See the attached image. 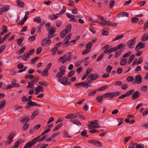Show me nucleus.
Segmentation results:
<instances>
[{
  "mask_svg": "<svg viewBox=\"0 0 148 148\" xmlns=\"http://www.w3.org/2000/svg\"><path fill=\"white\" fill-rule=\"evenodd\" d=\"M15 135V134L12 132L10 133L8 136L7 137L8 140L5 141L7 145H10L13 141V139Z\"/></svg>",
  "mask_w": 148,
  "mask_h": 148,
  "instance_id": "nucleus-6",
  "label": "nucleus"
},
{
  "mask_svg": "<svg viewBox=\"0 0 148 148\" xmlns=\"http://www.w3.org/2000/svg\"><path fill=\"white\" fill-rule=\"evenodd\" d=\"M35 39L36 37L34 35H33L29 37L28 39V40L29 41H32L35 40Z\"/></svg>",
  "mask_w": 148,
  "mask_h": 148,
  "instance_id": "nucleus-60",
  "label": "nucleus"
},
{
  "mask_svg": "<svg viewBox=\"0 0 148 148\" xmlns=\"http://www.w3.org/2000/svg\"><path fill=\"white\" fill-rule=\"evenodd\" d=\"M26 49V47L25 46H23V47L22 48H21L20 50H19V52H18V54H21Z\"/></svg>",
  "mask_w": 148,
  "mask_h": 148,
  "instance_id": "nucleus-55",
  "label": "nucleus"
},
{
  "mask_svg": "<svg viewBox=\"0 0 148 148\" xmlns=\"http://www.w3.org/2000/svg\"><path fill=\"white\" fill-rule=\"evenodd\" d=\"M72 118H75L78 117L79 114V112H77L75 113H71Z\"/></svg>",
  "mask_w": 148,
  "mask_h": 148,
  "instance_id": "nucleus-53",
  "label": "nucleus"
},
{
  "mask_svg": "<svg viewBox=\"0 0 148 148\" xmlns=\"http://www.w3.org/2000/svg\"><path fill=\"white\" fill-rule=\"evenodd\" d=\"M108 88V86L107 85H105L99 88L97 90L98 91H103Z\"/></svg>",
  "mask_w": 148,
  "mask_h": 148,
  "instance_id": "nucleus-36",
  "label": "nucleus"
},
{
  "mask_svg": "<svg viewBox=\"0 0 148 148\" xmlns=\"http://www.w3.org/2000/svg\"><path fill=\"white\" fill-rule=\"evenodd\" d=\"M135 81H133L132 83L135 84H139L142 82V78L141 75H137L136 76Z\"/></svg>",
  "mask_w": 148,
  "mask_h": 148,
  "instance_id": "nucleus-8",
  "label": "nucleus"
},
{
  "mask_svg": "<svg viewBox=\"0 0 148 148\" xmlns=\"http://www.w3.org/2000/svg\"><path fill=\"white\" fill-rule=\"evenodd\" d=\"M23 40V38H20L18 40L17 44L18 45H20Z\"/></svg>",
  "mask_w": 148,
  "mask_h": 148,
  "instance_id": "nucleus-57",
  "label": "nucleus"
},
{
  "mask_svg": "<svg viewBox=\"0 0 148 148\" xmlns=\"http://www.w3.org/2000/svg\"><path fill=\"white\" fill-rule=\"evenodd\" d=\"M39 84L45 86H47L48 85V84L46 82H40L38 83Z\"/></svg>",
  "mask_w": 148,
  "mask_h": 148,
  "instance_id": "nucleus-58",
  "label": "nucleus"
},
{
  "mask_svg": "<svg viewBox=\"0 0 148 148\" xmlns=\"http://www.w3.org/2000/svg\"><path fill=\"white\" fill-rule=\"evenodd\" d=\"M127 60L126 59H122L120 62V64L122 66L125 65L127 63Z\"/></svg>",
  "mask_w": 148,
  "mask_h": 148,
  "instance_id": "nucleus-34",
  "label": "nucleus"
},
{
  "mask_svg": "<svg viewBox=\"0 0 148 148\" xmlns=\"http://www.w3.org/2000/svg\"><path fill=\"white\" fill-rule=\"evenodd\" d=\"M98 121L97 120H95L92 121H90V124H88V126L89 127V128L90 129H91V128L90 127L95 128L100 127V126L98 123Z\"/></svg>",
  "mask_w": 148,
  "mask_h": 148,
  "instance_id": "nucleus-3",
  "label": "nucleus"
},
{
  "mask_svg": "<svg viewBox=\"0 0 148 148\" xmlns=\"http://www.w3.org/2000/svg\"><path fill=\"white\" fill-rule=\"evenodd\" d=\"M104 56V53H101L97 59V61H99L102 59Z\"/></svg>",
  "mask_w": 148,
  "mask_h": 148,
  "instance_id": "nucleus-47",
  "label": "nucleus"
},
{
  "mask_svg": "<svg viewBox=\"0 0 148 148\" xmlns=\"http://www.w3.org/2000/svg\"><path fill=\"white\" fill-rule=\"evenodd\" d=\"M136 143H131L129 145V148H135V145L136 146Z\"/></svg>",
  "mask_w": 148,
  "mask_h": 148,
  "instance_id": "nucleus-64",
  "label": "nucleus"
},
{
  "mask_svg": "<svg viewBox=\"0 0 148 148\" xmlns=\"http://www.w3.org/2000/svg\"><path fill=\"white\" fill-rule=\"evenodd\" d=\"M99 75L98 74H90L88 76L87 80L88 82H90V81L95 80V79L98 78Z\"/></svg>",
  "mask_w": 148,
  "mask_h": 148,
  "instance_id": "nucleus-4",
  "label": "nucleus"
},
{
  "mask_svg": "<svg viewBox=\"0 0 148 148\" xmlns=\"http://www.w3.org/2000/svg\"><path fill=\"white\" fill-rule=\"evenodd\" d=\"M65 73V71L58 72L56 74V77L58 78H60L64 75Z\"/></svg>",
  "mask_w": 148,
  "mask_h": 148,
  "instance_id": "nucleus-17",
  "label": "nucleus"
},
{
  "mask_svg": "<svg viewBox=\"0 0 148 148\" xmlns=\"http://www.w3.org/2000/svg\"><path fill=\"white\" fill-rule=\"evenodd\" d=\"M102 95L104 98H106L108 97L110 99V97L112 96V93L111 92H108L103 94Z\"/></svg>",
  "mask_w": 148,
  "mask_h": 148,
  "instance_id": "nucleus-31",
  "label": "nucleus"
},
{
  "mask_svg": "<svg viewBox=\"0 0 148 148\" xmlns=\"http://www.w3.org/2000/svg\"><path fill=\"white\" fill-rule=\"evenodd\" d=\"M40 136L33 139L31 141L27 143L31 147L33 146L37 142H39L46 140L47 137L46 135H44L40 138Z\"/></svg>",
  "mask_w": 148,
  "mask_h": 148,
  "instance_id": "nucleus-1",
  "label": "nucleus"
},
{
  "mask_svg": "<svg viewBox=\"0 0 148 148\" xmlns=\"http://www.w3.org/2000/svg\"><path fill=\"white\" fill-rule=\"evenodd\" d=\"M48 17L49 19L51 20H55L58 17V16L53 14L50 15Z\"/></svg>",
  "mask_w": 148,
  "mask_h": 148,
  "instance_id": "nucleus-30",
  "label": "nucleus"
},
{
  "mask_svg": "<svg viewBox=\"0 0 148 148\" xmlns=\"http://www.w3.org/2000/svg\"><path fill=\"white\" fill-rule=\"evenodd\" d=\"M68 78L66 77H64L62 79H58V81L64 85H70L71 83L70 82H68Z\"/></svg>",
  "mask_w": 148,
  "mask_h": 148,
  "instance_id": "nucleus-5",
  "label": "nucleus"
},
{
  "mask_svg": "<svg viewBox=\"0 0 148 148\" xmlns=\"http://www.w3.org/2000/svg\"><path fill=\"white\" fill-rule=\"evenodd\" d=\"M123 51V50H121V51H118L116 52L114 56L116 58H117L118 57L121 53V52Z\"/></svg>",
  "mask_w": 148,
  "mask_h": 148,
  "instance_id": "nucleus-45",
  "label": "nucleus"
},
{
  "mask_svg": "<svg viewBox=\"0 0 148 148\" xmlns=\"http://www.w3.org/2000/svg\"><path fill=\"white\" fill-rule=\"evenodd\" d=\"M101 35L103 36H107L108 35V31L104 29L102 30Z\"/></svg>",
  "mask_w": 148,
  "mask_h": 148,
  "instance_id": "nucleus-33",
  "label": "nucleus"
},
{
  "mask_svg": "<svg viewBox=\"0 0 148 148\" xmlns=\"http://www.w3.org/2000/svg\"><path fill=\"white\" fill-rule=\"evenodd\" d=\"M29 58V54L27 53L26 54H24L23 56V60L26 61L27 60V59H28Z\"/></svg>",
  "mask_w": 148,
  "mask_h": 148,
  "instance_id": "nucleus-38",
  "label": "nucleus"
},
{
  "mask_svg": "<svg viewBox=\"0 0 148 148\" xmlns=\"http://www.w3.org/2000/svg\"><path fill=\"white\" fill-rule=\"evenodd\" d=\"M39 113L38 110L36 109L32 113L31 116V119H33Z\"/></svg>",
  "mask_w": 148,
  "mask_h": 148,
  "instance_id": "nucleus-18",
  "label": "nucleus"
},
{
  "mask_svg": "<svg viewBox=\"0 0 148 148\" xmlns=\"http://www.w3.org/2000/svg\"><path fill=\"white\" fill-rule=\"evenodd\" d=\"M131 21L132 23H135L138 21L139 20V19L135 17H133L131 18Z\"/></svg>",
  "mask_w": 148,
  "mask_h": 148,
  "instance_id": "nucleus-50",
  "label": "nucleus"
},
{
  "mask_svg": "<svg viewBox=\"0 0 148 148\" xmlns=\"http://www.w3.org/2000/svg\"><path fill=\"white\" fill-rule=\"evenodd\" d=\"M34 82L33 81H31L28 82V85L27 86V88H32L34 85Z\"/></svg>",
  "mask_w": 148,
  "mask_h": 148,
  "instance_id": "nucleus-29",
  "label": "nucleus"
},
{
  "mask_svg": "<svg viewBox=\"0 0 148 148\" xmlns=\"http://www.w3.org/2000/svg\"><path fill=\"white\" fill-rule=\"evenodd\" d=\"M68 33L64 29L60 32V36L62 38H64Z\"/></svg>",
  "mask_w": 148,
  "mask_h": 148,
  "instance_id": "nucleus-27",
  "label": "nucleus"
},
{
  "mask_svg": "<svg viewBox=\"0 0 148 148\" xmlns=\"http://www.w3.org/2000/svg\"><path fill=\"white\" fill-rule=\"evenodd\" d=\"M11 83L12 84V86H13V87H18L20 86L19 84H16L15 80L12 81Z\"/></svg>",
  "mask_w": 148,
  "mask_h": 148,
  "instance_id": "nucleus-42",
  "label": "nucleus"
},
{
  "mask_svg": "<svg viewBox=\"0 0 148 148\" xmlns=\"http://www.w3.org/2000/svg\"><path fill=\"white\" fill-rule=\"evenodd\" d=\"M70 121L78 126H80L81 124L80 121L77 119H71L70 120Z\"/></svg>",
  "mask_w": 148,
  "mask_h": 148,
  "instance_id": "nucleus-15",
  "label": "nucleus"
},
{
  "mask_svg": "<svg viewBox=\"0 0 148 148\" xmlns=\"http://www.w3.org/2000/svg\"><path fill=\"white\" fill-rule=\"evenodd\" d=\"M47 29H49L47 38L48 39H50L54 37V35L53 34L56 31L55 28L54 27H51L49 29V28H47Z\"/></svg>",
  "mask_w": 148,
  "mask_h": 148,
  "instance_id": "nucleus-7",
  "label": "nucleus"
},
{
  "mask_svg": "<svg viewBox=\"0 0 148 148\" xmlns=\"http://www.w3.org/2000/svg\"><path fill=\"white\" fill-rule=\"evenodd\" d=\"M87 131L86 130H84L81 133V135L82 136H85L86 137H88V135H87Z\"/></svg>",
  "mask_w": 148,
  "mask_h": 148,
  "instance_id": "nucleus-39",
  "label": "nucleus"
},
{
  "mask_svg": "<svg viewBox=\"0 0 148 148\" xmlns=\"http://www.w3.org/2000/svg\"><path fill=\"white\" fill-rule=\"evenodd\" d=\"M103 95L99 96L96 97V100L99 103H101L103 101Z\"/></svg>",
  "mask_w": 148,
  "mask_h": 148,
  "instance_id": "nucleus-23",
  "label": "nucleus"
},
{
  "mask_svg": "<svg viewBox=\"0 0 148 148\" xmlns=\"http://www.w3.org/2000/svg\"><path fill=\"white\" fill-rule=\"evenodd\" d=\"M63 134H64L63 136L65 137L71 138V136H69V133L65 130H64L63 131Z\"/></svg>",
  "mask_w": 148,
  "mask_h": 148,
  "instance_id": "nucleus-44",
  "label": "nucleus"
},
{
  "mask_svg": "<svg viewBox=\"0 0 148 148\" xmlns=\"http://www.w3.org/2000/svg\"><path fill=\"white\" fill-rule=\"evenodd\" d=\"M135 57L134 54L132 55L130 57L129 60L128 61V64H130L133 61Z\"/></svg>",
  "mask_w": 148,
  "mask_h": 148,
  "instance_id": "nucleus-35",
  "label": "nucleus"
},
{
  "mask_svg": "<svg viewBox=\"0 0 148 148\" xmlns=\"http://www.w3.org/2000/svg\"><path fill=\"white\" fill-rule=\"evenodd\" d=\"M94 145L99 147H101L102 146V143L99 141L97 140H95V142L94 143Z\"/></svg>",
  "mask_w": 148,
  "mask_h": 148,
  "instance_id": "nucleus-25",
  "label": "nucleus"
},
{
  "mask_svg": "<svg viewBox=\"0 0 148 148\" xmlns=\"http://www.w3.org/2000/svg\"><path fill=\"white\" fill-rule=\"evenodd\" d=\"M134 91V89H132L128 91L125 94L126 96L128 97L131 95L132 93H133Z\"/></svg>",
  "mask_w": 148,
  "mask_h": 148,
  "instance_id": "nucleus-41",
  "label": "nucleus"
},
{
  "mask_svg": "<svg viewBox=\"0 0 148 148\" xmlns=\"http://www.w3.org/2000/svg\"><path fill=\"white\" fill-rule=\"evenodd\" d=\"M129 16L128 13L126 12H121L119 14H118L117 16L119 18L121 16L122 17H128Z\"/></svg>",
  "mask_w": 148,
  "mask_h": 148,
  "instance_id": "nucleus-19",
  "label": "nucleus"
},
{
  "mask_svg": "<svg viewBox=\"0 0 148 148\" xmlns=\"http://www.w3.org/2000/svg\"><path fill=\"white\" fill-rule=\"evenodd\" d=\"M136 148H144V145L141 143L138 144L136 143Z\"/></svg>",
  "mask_w": 148,
  "mask_h": 148,
  "instance_id": "nucleus-46",
  "label": "nucleus"
},
{
  "mask_svg": "<svg viewBox=\"0 0 148 148\" xmlns=\"http://www.w3.org/2000/svg\"><path fill=\"white\" fill-rule=\"evenodd\" d=\"M75 71L74 70H72L71 71L68 73V77H71L75 73Z\"/></svg>",
  "mask_w": 148,
  "mask_h": 148,
  "instance_id": "nucleus-56",
  "label": "nucleus"
},
{
  "mask_svg": "<svg viewBox=\"0 0 148 148\" xmlns=\"http://www.w3.org/2000/svg\"><path fill=\"white\" fill-rule=\"evenodd\" d=\"M92 45V43L91 42H88L86 45V48L87 49H90L91 48Z\"/></svg>",
  "mask_w": 148,
  "mask_h": 148,
  "instance_id": "nucleus-48",
  "label": "nucleus"
},
{
  "mask_svg": "<svg viewBox=\"0 0 148 148\" xmlns=\"http://www.w3.org/2000/svg\"><path fill=\"white\" fill-rule=\"evenodd\" d=\"M140 94L138 91H136L133 92L132 95V99L133 100L138 98L140 96Z\"/></svg>",
  "mask_w": 148,
  "mask_h": 148,
  "instance_id": "nucleus-12",
  "label": "nucleus"
},
{
  "mask_svg": "<svg viewBox=\"0 0 148 148\" xmlns=\"http://www.w3.org/2000/svg\"><path fill=\"white\" fill-rule=\"evenodd\" d=\"M16 2L18 6L20 8H22L24 7L25 4L23 2L19 0H17Z\"/></svg>",
  "mask_w": 148,
  "mask_h": 148,
  "instance_id": "nucleus-16",
  "label": "nucleus"
},
{
  "mask_svg": "<svg viewBox=\"0 0 148 148\" xmlns=\"http://www.w3.org/2000/svg\"><path fill=\"white\" fill-rule=\"evenodd\" d=\"M51 42V40L48 39V40H47L46 38L43 39L42 41L41 44L42 46H44L47 43L49 44Z\"/></svg>",
  "mask_w": 148,
  "mask_h": 148,
  "instance_id": "nucleus-14",
  "label": "nucleus"
},
{
  "mask_svg": "<svg viewBox=\"0 0 148 148\" xmlns=\"http://www.w3.org/2000/svg\"><path fill=\"white\" fill-rule=\"evenodd\" d=\"M68 58V56L67 54L64 55L63 57H60L58 60V61L59 63L61 62L62 64H64L68 60L69 61H70L71 59L72 54L71 52H69Z\"/></svg>",
  "mask_w": 148,
  "mask_h": 148,
  "instance_id": "nucleus-2",
  "label": "nucleus"
},
{
  "mask_svg": "<svg viewBox=\"0 0 148 148\" xmlns=\"http://www.w3.org/2000/svg\"><path fill=\"white\" fill-rule=\"evenodd\" d=\"M66 16L67 17L69 18H71L69 20L70 22H77V20L75 18V15L71 14L68 13H66Z\"/></svg>",
  "mask_w": 148,
  "mask_h": 148,
  "instance_id": "nucleus-10",
  "label": "nucleus"
},
{
  "mask_svg": "<svg viewBox=\"0 0 148 148\" xmlns=\"http://www.w3.org/2000/svg\"><path fill=\"white\" fill-rule=\"evenodd\" d=\"M6 101L5 100H2L0 102V109L3 108L5 106Z\"/></svg>",
  "mask_w": 148,
  "mask_h": 148,
  "instance_id": "nucleus-24",
  "label": "nucleus"
},
{
  "mask_svg": "<svg viewBox=\"0 0 148 148\" xmlns=\"http://www.w3.org/2000/svg\"><path fill=\"white\" fill-rule=\"evenodd\" d=\"M72 25L70 24H69L66 27L65 30L68 33H69L71 30Z\"/></svg>",
  "mask_w": 148,
  "mask_h": 148,
  "instance_id": "nucleus-22",
  "label": "nucleus"
},
{
  "mask_svg": "<svg viewBox=\"0 0 148 148\" xmlns=\"http://www.w3.org/2000/svg\"><path fill=\"white\" fill-rule=\"evenodd\" d=\"M66 8H65V7L64 6H63V9H62V10L61 11V12H60L59 13L56 14V15H58V16L61 15L62 14H63L66 11Z\"/></svg>",
  "mask_w": 148,
  "mask_h": 148,
  "instance_id": "nucleus-26",
  "label": "nucleus"
},
{
  "mask_svg": "<svg viewBox=\"0 0 148 148\" xmlns=\"http://www.w3.org/2000/svg\"><path fill=\"white\" fill-rule=\"evenodd\" d=\"M104 22L106 23V26H109L111 25V22L110 21H107L106 19H105Z\"/></svg>",
  "mask_w": 148,
  "mask_h": 148,
  "instance_id": "nucleus-61",
  "label": "nucleus"
},
{
  "mask_svg": "<svg viewBox=\"0 0 148 148\" xmlns=\"http://www.w3.org/2000/svg\"><path fill=\"white\" fill-rule=\"evenodd\" d=\"M136 38H134L132 39L129 40L127 43V45L129 47L130 49L134 47V46H133L136 42Z\"/></svg>",
  "mask_w": 148,
  "mask_h": 148,
  "instance_id": "nucleus-9",
  "label": "nucleus"
},
{
  "mask_svg": "<svg viewBox=\"0 0 148 148\" xmlns=\"http://www.w3.org/2000/svg\"><path fill=\"white\" fill-rule=\"evenodd\" d=\"M124 36L123 34L119 35L112 40V42L114 41L122 38Z\"/></svg>",
  "mask_w": 148,
  "mask_h": 148,
  "instance_id": "nucleus-37",
  "label": "nucleus"
},
{
  "mask_svg": "<svg viewBox=\"0 0 148 148\" xmlns=\"http://www.w3.org/2000/svg\"><path fill=\"white\" fill-rule=\"evenodd\" d=\"M21 140L19 139L14 144V145L16 146L18 148L19 145L21 143Z\"/></svg>",
  "mask_w": 148,
  "mask_h": 148,
  "instance_id": "nucleus-54",
  "label": "nucleus"
},
{
  "mask_svg": "<svg viewBox=\"0 0 148 148\" xmlns=\"http://www.w3.org/2000/svg\"><path fill=\"white\" fill-rule=\"evenodd\" d=\"M0 9L1 10V11H2L3 12H5L9 9L10 6L8 5H4L3 7Z\"/></svg>",
  "mask_w": 148,
  "mask_h": 148,
  "instance_id": "nucleus-20",
  "label": "nucleus"
},
{
  "mask_svg": "<svg viewBox=\"0 0 148 148\" xmlns=\"http://www.w3.org/2000/svg\"><path fill=\"white\" fill-rule=\"evenodd\" d=\"M29 120V117L26 116L23 117L22 119L20 120V121L24 124L28 122Z\"/></svg>",
  "mask_w": 148,
  "mask_h": 148,
  "instance_id": "nucleus-13",
  "label": "nucleus"
},
{
  "mask_svg": "<svg viewBox=\"0 0 148 148\" xmlns=\"http://www.w3.org/2000/svg\"><path fill=\"white\" fill-rule=\"evenodd\" d=\"M97 91L96 90H93L89 92V93L88 94V96H93L95 95L96 92Z\"/></svg>",
  "mask_w": 148,
  "mask_h": 148,
  "instance_id": "nucleus-59",
  "label": "nucleus"
},
{
  "mask_svg": "<svg viewBox=\"0 0 148 148\" xmlns=\"http://www.w3.org/2000/svg\"><path fill=\"white\" fill-rule=\"evenodd\" d=\"M48 71L46 69L44 70L42 72V75L43 76H46L48 75Z\"/></svg>",
  "mask_w": 148,
  "mask_h": 148,
  "instance_id": "nucleus-40",
  "label": "nucleus"
},
{
  "mask_svg": "<svg viewBox=\"0 0 148 148\" xmlns=\"http://www.w3.org/2000/svg\"><path fill=\"white\" fill-rule=\"evenodd\" d=\"M34 21L39 23L41 22V18L39 16H38L34 18Z\"/></svg>",
  "mask_w": 148,
  "mask_h": 148,
  "instance_id": "nucleus-43",
  "label": "nucleus"
},
{
  "mask_svg": "<svg viewBox=\"0 0 148 148\" xmlns=\"http://www.w3.org/2000/svg\"><path fill=\"white\" fill-rule=\"evenodd\" d=\"M112 67L110 65L108 66L106 68V70L107 72L108 73H110L112 69Z\"/></svg>",
  "mask_w": 148,
  "mask_h": 148,
  "instance_id": "nucleus-51",
  "label": "nucleus"
},
{
  "mask_svg": "<svg viewBox=\"0 0 148 148\" xmlns=\"http://www.w3.org/2000/svg\"><path fill=\"white\" fill-rule=\"evenodd\" d=\"M39 58V57H37L36 58L35 57L32 60H31V63L32 64H34L37 61V59Z\"/></svg>",
  "mask_w": 148,
  "mask_h": 148,
  "instance_id": "nucleus-52",
  "label": "nucleus"
},
{
  "mask_svg": "<svg viewBox=\"0 0 148 148\" xmlns=\"http://www.w3.org/2000/svg\"><path fill=\"white\" fill-rule=\"evenodd\" d=\"M112 96L110 97V99H112L113 97H116L120 95L121 94L120 92H116L111 93Z\"/></svg>",
  "mask_w": 148,
  "mask_h": 148,
  "instance_id": "nucleus-21",
  "label": "nucleus"
},
{
  "mask_svg": "<svg viewBox=\"0 0 148 148\" xmlns=\"http://www.w3.org/2000/svg\"><path fill=\"white\" fill-rule=\"evenodd\" d=\"M145 46H146L144 43L140 42L136 45L135 48V50L137 51L141 48H145Z\"/></svg>",
  "mask_w": 148,
  "mask_h": 148,
  "instance_id": "nucleus-11",
  "label": "nucleus"
},
{
  "mask_svg": "<svg viewBox=\"0 0 148 148\" xmlns=\"http://www.w3.org/2000/svg\"><path fill=\"white\" fill-rule=\"evenodd\" d=\"M125 44L123 43H121L117 46V48L118 50L119 49H121L125 47Z\"/></svg>",
  "mask_w": 148,
  "mask_h": 148,
  "instance_id": "nucleus-49",
  "label": "nucleus"
},
{
  "mask_svg": "<svg viewBox=\"0 0 148 148\" xmlns=\"http://www.w3.org/2000/svg\"><path fill=\"white\" fill-rule=\"evenodd\" d=\"M26 21V20H25L24 19H23V20H22L20 21H19V22L17 23V25L22 26L24 24V22Z\"/></svg>",
  "mask_w": 148,
  "mask_h": 148,
  "instance_id": "nucleus-63",
  "label": "nucleus"
},
{
  "mask_svg": "<svg viewBox=\"0 0 148 148\" xmlns=\"http://www.w3.org/2000/svg\"><path fill=\"white\" fill-rule=\"evenodd\" d=\"M141 41H145L148 40V36L147 34H144L141 38Z\"/></svg>",
  "mask_w": 148,
  "mask_h": 148,
  "instance_id": "nucleus-28",
  "label": "nucleus"
},
{
  "mask_svg": "<svg viewBox=\"0 0 148 148\" xmlns=\"http://www.w3.org/2000/svg\"><path fill=\"white\" fill-rule=\"evenodd\" d=\"M63 124L62 123H60L58 124L53 129V131H55L58 130L60 128L62 125Z\"/></svg>",
  "mask_w": 148,
  "mask_h": 148,
  "instance_id": "nucleus-32",
  "label": "nucleus"
},
{
  "mask_svg": "<svg viewBox=\"0 0 148 148\" xmlns=\"http://www.w3.org/2000/svg\"><path fill=\"white\" fill-rule=\"evenodd\" d=\"M35 93H34V95H37L38 94L40 91V89L39 88V87H38V85L37 87H36V88L35 89Z\"/></svg>",
  "mask_w": 148,
  "mask_h": 148,
  "instance_id": "nucleus-62",
  "label": "nucleus"
}]
</instances>
